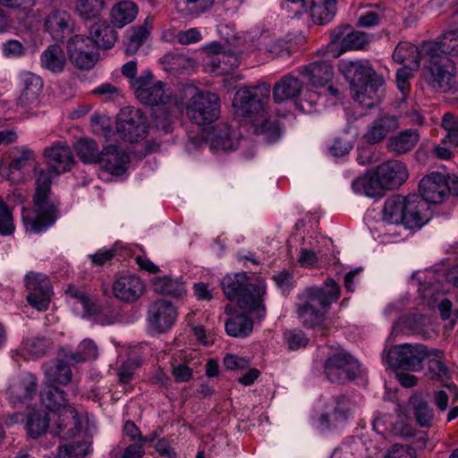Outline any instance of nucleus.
I'll use <instances>...</instances> for the list:
<instances>
[{"instance_id":"nucleus-1","label":"nucleus","mask_w":458,"mask_h":458,"mask_svg":"<svg viewBox=\"0 0 458 458\" xmlns=\"http://www.w3.org/2000/svg\"><path fill=\"white\" fill-rule=\"evenodd\" d=\"M47 165L37 173L34 208H22L21 216L27 232L40 233L56 220V205L48 198L53 178L71 169L73 156L66 141H55L43 151Z\"/></svg>"},{"instance_id":"nucleus-2","label":"nucleus","mask_w":458,"mask_h":458,"mask_svg":"<svg viewBox=\"0 0 458 458\" xmlns=\"http://www.w3.org/2000/svg\"><path fill=\"white\" fill-rule=\"evenodd\" d=\"M270 96V85L260 83L253 87H242L234 95L233 106L237 116L249 121L254 132L268 143L281 137V127L277 121L266 116L265 107Z\"/></svg>"},{"instance_id":"nucleus-3","label":"nucleus","mask_w":458,"mask_h":458,"mask_svg":"<svg viewBox=\"0 0 458 458\" xmlns=\"http://www.w3.org/2000/svg\"><path fill=\"white\" fill-rule=\"evenodd\" d=\"M383 360L393 369H403L418 371L422 362L428 360L427 376L433 380L444 381L448 377V369L444 363L445 353L439 349H428L420 344H404L385 349Z\"/></svg>"},{"instance_id":"nucleus-4","label":"nucleus","mask_w":458,"mask_h":458,"mask_svg":"<svg viewBox=\"0 0 458 458\" xmlns=\"http://www.w3.org/2000/svg\"><path fill=\"white\" fill-rule=\"evenodd\" d=\"M340 295V287L333 280L327 279L323 286H311L306 288L299 298L304 301L297 309L300 318L307 326L321 331L328 327L327 310Z\"/></svg>"},{"instance_id":"nucleus-5","label":"nucleus","mask_w":458,"mask_h":458,"mask_svg":"<svg viewBox=\"0 0 458 458\" xmlns=\"http://www.w3.org/2000/svg\"><path fill=\"white\" fill-rule=\"evenodd\" d=\"M42 404L53 412L51 432L61 438H70L79 434L87 418L82 411L66 403L65 393L55 386H46L41 392Z\"/></svg>"},{"instance_id":"nucleus-6","label":"nucleus","mask_w":458,"mask_h":458,"mask_svg":"<svg viewBox=\"0 0 458 458\" xmlns=\"http://www.w3.org/2000/svg\"><path fill=\"white\" fill-rule=\"evenodd\" d=\"M221 285L225 295L231 301L236 300L238 306L253 319L260 321L265 318V284L262 280L252 283L245 273H236L225 276Z\"/></svg>"},{"instance_id":"nucleus-7","label":"nucleus","mask_w":458,"mask_h":458,"mask_svg":"<svg viewBox=\"0 0 458 458\" xmlns=\"http://www.w3.org/2000/svg\"><path fill=\"white\" fill-rule=\"evenodd\" d=\"M444 276L449 283L458 287V264L450 268L445 275L431 269L416 271L411 275L410 284L418 287V293L423 304L428 309L437 308L442 318L449 319L452 302L441 291L439 282V278Z\"/></svg>"},{"instance_id":"nucleus-8","label":"nucleus","mask_w":458,"mask_h":458,"mask_svg":"<svg viewBox=\"0 0 458 458\" xmlns=\"http://www.w3.org/2000/svg\"><path fill=\"white\" fill-rule=\"evenodd\" d=\"M428 219V207L417 195H394L385 202L383 220L389 224H402L405 228L415 229L420 228Z\"/></svg>"},{"instance_id":"nucleus-9","label":"nucleus","mask_w":458,"mask_h":458,"mask_svg":"<svg viewBox=\"0 0 458 458\" xmlns=\"http://www.w3.org/2000/svg\"><path fill=\"white\" fill-rule=\"evenodd\" d=\"M339 71L350 81L351 90L358 99L363 100L362 89L369 91V98H377V88L383 87L385 81L377 74L369 61L342 60Z\"/></svg>"},{"instance_id":"nucleus-10","label":"nucleus","mask_w":458,"mask_h":458,"mask_svg":"<svg viewBox=\"0 0 458 458\" xmlns=\"http://www.w3.org/2000/svg\"><path fill=\"white\" fill-rule=\"evenodd\" d=\"M185 112L187 117L198 125L212 123L220 114L219 97L208 91H198L189 99Z\"/></svg>"},{"instance_id":"nucleus-11","label":"nucleus","mask_w":458,"mask_h":458,"mask_svg":"<svg viewBox=\"0 0 458 458\" xmlns=\"http://www.w3.org/2000/svg\"><path fill=\"white\" fill-rule=\"evenodd\" d=\"M426 67L424 76L427 82L436 90L445 92L451 89L454 64L445 55L426 53Z\"/></svg>"},{"instance_id":"nucleus-12","label":"nucleus","mask_w":458,"mask_h":458,"mask_svg":"<svg viewBox=\"0 0 458 458\" xmlns=\"http://www.w3.org/2000/svg\"><path fill=\"white\" fill-rule=\"evenodd\" d=\"M132 88L136 98L145 105L167 106L172 103V90L162 81H153L149 71L135 80Z\"/></svg>"},{"instance_id":"nucleus-13","label":"nucleus","mask_w":458,"mask_h":458,"mask_svg":"<svg viewBox=\"0 0 458 458\" xmlns=\"http://www.w3.org/2000/svg\"><path fill=\"white\" fill-rule=\"evenodd\" d=\"M116 131L127 141H140L148 133L147 117L140 109L125 106L118 114Z\"/></svg>"},{"instance_id":"nucleus-14","label":"nucleus","mask_w":458,"mask_h":458,"mask_svg":"<svg viewBox=\"0 0 458 458\" xmlns=\"http://www.w3.org/2000/svg\"><path fill=\"white\" fill-rule=\"evenodd\" d=\"M204 50L208 55L206 67L216 75L229 73L240 65L238 54L227 49V47L222 46L220 43L212 42L208 44Z\"/></svg>"},{"instance_id":"nucleus-15","label":"nucleus","mask_w":458,"mask_h":458,"mask_svg":"<svg viewBox=\"0 0 458 458\" xmlns=\"http://www.w3.org/2000/svg\"><path fill=\"white\" fill-rule=\"evenodd\" d=\"M360 372L356 359L340 351L330 356L325 364V373L331 382L344 383L353 379Z\"/></svg>"},{"instance_id":"nucleus-16","label":"nucleus","mask_w":458,"mask_h":458,"mask_svg":"<svg viewBox=\"0 0 458 458\" xmlns=\"http://www.w3.org/2000/svg\"><path fill=\"white\" fill-rule=\"evenodd\" d=\"M67 53L70 61L81 70L94 67L98 58L92 40L83 35H75L68 40Z\"/></svg>"},{"instance_id":"nucleus-17","label":"nucleus","mask_w":458,"mask_h":458,"mask_svg":"<svg viewBox=\"0 0 458 458\" xmlns=\"http://www.w3.org/2000/svg\"><path fill=\"white\" fill-rule=\"evenodd\" d=\"M21 94L18 105L26 109V117L35 115V109L39 106V96L43 89L42 79L32 72H22L20 74Z\"/></svg>"},{"instance_id":"nucleus-18","label":"nucleus","mask_w":458,"mask_h":458,"mask_svg":"<svg viewBox=\"0 0 458 458\" xmlns=\"http://www.w3.org/2000/svg\"><path fill=\"white\" fill-rule=\"evenodd\" d=\"M25 284L28 302L39 311L47 310L53 294L48 277L40 273H29L26 275Z\"/></svg>"},{"instance_id":"nucleus-19","label":"nucleus","mask_w":458,"mask_h":458,"mask_svg":"<svg viewBox=\"0 0 458 458\" xmlns=\"http://www.w3.org/2000/svg\"><path fill=\"white\" fill-rule=\"evenodd\" d=\"M421 200L428 203H441L450 194L447 177L440 173L433 172L423 177L420 182Z\"/></svg>"},{"instance_id":"nucleus-20","label":"nucleus","mask_w":458,"mask_h":458,"mask_svg":"<svg viewBox=\"0 0 458 458\" xmlns=\"http://www.w3.org/2000/svg\"><path fill=\"white\" fill-rule=\"evenodd\" d=\"M176 318V310L170 302L157 301L148 309V329L153 333H164L172 327Z\"/></svg>"},{"instance_id":"nucleus-21","label":"nucleus","mask_w":458,"mask_h":458,"mask_svg":"<svg viewBox=\"0 0 458 458\" xmlns=\"http://www.w3.org/2000/svg\"><path fill=\"white\" fill-rule=\"evenodd\" d=\"M32 167L34 171V176L37 180V173L42 169L39 167V164L37 160V155L33 149L27 146H21L15 148L12 161L9 164V167H1V175L6 180L16 182L19 179L13 175L14 171H21L24 168Z\"/></svg>"},{"instance_id":"nucleus-22","label":"nucleus","mask_w":458,"mask_h":458,"mask_svg":"<svg viewBox=\"0 0 458 458\" xmlns=\"http://www.w3.org/2000/svg\"><path fill=\"white\" fill-rule=\"evenodd\" d=\"M399 333L418 335L423 338H431L436 335V330L431 318L422 315H413L411 318H401L394 324L387 342L390 341L392 335Z\"/></svg>"},{"instance_id":"nucleus-23","label":"nucleus","mask_w":458,"mask_h":458,"mask_svg":"<svg viewBox=\"0 0 458 458\" xmlns=\"http://www.w3.org/2000/svg\"><path fill=\"white\" fill-rule=\"evenodd\" d=\"M145 284L137 276L126 274L119 276L113 283L114 296L121 301L133 302L144 293Z\"/></svg>"},{"instance_id":"nucleus-24","label":"nucleus","mask_w":458,"mask_h":458,"mask_svg":"<svg viewBox=\"0 0 458 458\" xmlns=\"http://www.w3.org/2000/svg\"><path fill=\"white\" fill-rule=\"evenodd\" d=\"M38 383L36 377L30 373H23L11 379L7 394L13 404L24 403L30 399L37 390Z\"/></svg>"},{"instance_id":"nucleus-25","label":"nucleus","mask_w":458,"mask_h":458,"mask_svg":"<svg viewBox=\"0 0 458 458\" xmlns=\"http://www.w3.org/2000/svg\"><path fill=\"white\" fill-rule=\"evenodd\" d=\"M377 175L382 181L383 186L392 190L401 186L408 179L407 166L399 160H388L377 168Z\"/></svg>"},{"instance_id":"nucleus-26","label":"nucleus","mask_w":458,"mask_h":458,"mask_svg":"<svg viewBox=\"0 0 458 458\" xmlns=\"http://www.w3.org/2000/svg\"><path fill=\"white\" fill-rule=\"evenodd\" d=\"M128 164V155L115 145L104 148L98 161L101 169L114 175L123 174Z\"/></svg>"},{"instance_id":"nucleus-27","label":"nucleus","mask_w":458,"mask_h":458,"mask_svg":"<svg viewBox=\"0 0 458 458\" xmlns=\"http://www.w3.org/2000/svg\"><path fill=\"white\" fill-rule=\"evenodd\" d=\"M210 148L213 151L231 150L239 145V132L232 130L226 123H219L208 135Z\"/></svg>"},{"instance_id":"nucleus-28","label":"nucleus","mask_w":458,"mask_h":458,"mask_svg":"<svg viewBox=\"0 0 458 458\" xmlns=\"http://www.w3.org/2000/svg\"><path fill=\"white\" fill-rule=\"evenodd\" d=\"M356 404L346 397L335 399L331 407L325 412L321 420L327 426L338 427L352 417Z\"/></svg>"},{"instance_id":"nucleus-29","label":"nucleus","mask_w":458,"mask_h":458,"mask_svg":"<svg viewBox=\"0 0 458 458\" xmlns=\"http://www.w3.org/2000/svg\"><path fill=\"white\" fill-rule=\"evenodd\" d=\"M399 126L396 116L383 114L376 118L369 126L364 134V139L370 144L380 142L388 133L395 131Z\"/></svg>"},{"instance_id":"nucleus-30","label":"nucleus","mask_w":458,"mask_h":458,"mask_svg":"<svg viewBox=\"0 0 458 458\" xmlns=\"http://www.w3.org/2000/svg\"><path fill=\"white\" fill-rule=\"evenodd\" d=\"M426 58V52L423 49V44L420 48L409 42H401L395 47L393 53L394 62L403 64L410 69H419L420 59Z\"/></svg>"},{"instance_id":"nucleus-31","label":"nucleus","mask_w":458,"mask_h":458,"mask_svg":"<svg viewBox=\"0 0 458 458\" xmlns=\"http://www.w3.org/2000/svg\"><path fill=\"white\" fill-rule=\"evenodd\" d=\"M420 139L418 129H406L391 136L387 140L386 147L390 152L403 155L412 150Z\"/></svg>"},{"instance_id":"nucleus-32","label":"nucleus","mask_w":458,"mask_h":458,"mask_svg":"<svg viewBox=\"0 0 458 458\" xmlns=\"http://www.w3.org/2000/svg\"><path fill=\"white\" fill-rule=\"evenodd\" d=\"M46 29L56 41L63 40L72 30V20L65 11L51 12L46 19Z\"/></svg>"},{"instance_id":"nucleus-33","label":"nucleus","mask_w":458,"mask_h":458,"mask_svg":"<svg viewBox=\"0 0 458 458\" xmlns=\"http://www.w3.org/2000/svg\"><path fill=\"white\" fill-rule=\"evenodd\" d=\"M423 49L426 53L458 55V28L443 33L438 40L423 43Z\"/></svg>"},{"instance_id":"nucleus-34","label":"nucleus","mask_w":458,"mask_h":458,"mask_svg":"<svg viewBox=\"0 0 458 458\" xmlns=\"http://www.w3.org/2000/svg\"><path fill=\"white\" fill-rule=\"evenodd\" d=\"M89 35L96 48L109 49L116 41L115 30L104 20H98L90 26Z\"/></svg>"},{"instance_id":"nucleus-35","label":"nucleus","mask_w":458,"mask_h":458,"mask_svg":"<svg viewBox=\"0 0 458 458\" xmlns=\"http://www.w3.org/2000/svg\"><path fill=\"white\" fill-rule=\"evenodd\" d=\"M138 12V6L134 2L121 0L111 9V22L116 28H123L136 19Z\"/></svg>"},{"instance_id":"nucleus-36","label":"nucleus","mask_w":458,"mask_h":458,"mask_svg":"<svg viewBox=\"0 0 458 458\" xmlns=\"http://www.w3.org/2000/svg\"><path fill=\"white\" fill-rule=\"evenodd\" d=\"M303 77L316 88L324 87L333 80L334 68L327 62H315L306 67Z\"/></svg>"},{"instance_id":"nucleus-37","label":"nucleus","mask_w":458,"mask_h":458,"mask_svg":"<svg viewBox=\"0 0 458 458\" xmlns=\"http://www.w3.org/2000/svg\"><path fill=\"white\" fill-rule=\"evenodd\" d=\"M307 92L303 90L300 81L292 76H288V107L292 106L294 109L301 112H310L311 104L314 100L310 96L306 99Z\"/></svg>"},{"instance_id":"nucleus-38","label":"nucleus","mask_w":458,"mask_h":458,"mask_svg":"<svg viewBox=\"0 0 458 458\" xmlns=\"http://www.w3.org/2000/svg\"><path fill=\"white\" fill-rule=\"evenodd\" d=\"M70 364L74 363L64 357L49 365L45 370L47 386H54L55 384L65 386L70 383L72 380Z\"/></svg>"},{"instance_id":"nucleus-39","label":"nucleus","mask_w":458,"mask_h":458,"mask_svg":"<svg viewBox=\"0 0 458 458\" xmlns=\"http://www.w3.org/2000/svg\"><path fill=\"white\" fill-rule=\"evenodd\" d=\"M352 188L354 192L370 198L382 195L383 190L386 189L383 186L382 181L377 175V171H375L374 174H367L353 180Z\"/></svg>"},{"instance_id":"nucleus-40","label":"nucleus","mask_w":458,"mask_h":458,"mask_svg":"<svg viewBox=\"0 0 458 458\" xmlns=\"http://www.w3.org/2000/svg\"><path fill=\"white\" fill-rule=\"evenodd\" d=\"M267 38V34L254 30L250 32L238 33L233 38H227V43L234 47L246 46L248 49H261V47L266 44Z\"/></svg>"},{"instance_id":"nucleus-41","label":"nucleus","mask_w":458,"mask_h":458,"mask_svg":"<svg viewBox=\"0 0 458 458\" xmlns=\"http://www.w3.org/2000/svg\"><path fill=\"white\" fill-rule=\"evenodd\" d=\"M253 324V320L244 314H238L228 318L225 327L230 336L244 338L252 332Z\"/></svg>"},{"instance_id":"nucleus-42","label":"nucleus","mask_w":458,"mask_h":458,"mask_svg":"<svg viewBox=\"0 0 458 458\" xmlns=\"http://www.w3.org/2000/svg\"><path fill=\"white\" fill-rule=\"evenodd\" d=\"M66 64L64 51L59 46H50L41 55L42 66L55 73L61 72Z\"/></svg>"},{"instance_id":"nucleus-43","label":"nucleus","mask_w":458,"mask_h":458,"mask_svg":"<svg viewBox=\"0 0 458 458\" xmlns=\"http://www.w3.org/2000/svg\"><path fill=\"white\" fill-rule=\"evenodd\" d=\"M349 30H351V28L346 26L340 33L343 37L341 40V51L336 55L334 54L333 55L335 57L339 56L346 51L360 49L369 42V38L366 33Z\"/></svg>"},{"instance_id":"nucleus-44","label":"nucleus","mask_w":458,"mask_h":458,"mask_svg":"<svg viewBox=\"0 0 458 458\" xmlns=\"http://www.w3.org/2000/svg\"><path fill=\"white\" fill-rule=\"evenodd\" d=\"M79 158L85 164H98L101 151L97 142L89 138H82L74 146Z\"/></svg>"},{"instance_id":"nucleus-45","label":"nucleus","mask_w":458,"mask_h":458,"mask_svg":"<svg viewBox=\"0 0 458 458\" xmlns=\"http://www.w3.org/2000/svg\"><path fill=\"white\" fill-rule=\"evenodd\" d=\"M68 291L73 298L72 309L79 316L91 317L98 312V306L85 293L72 287Z\"/></svg>"},{"instance_id":"nucleus-46","label":"nucleus","mask_w":458,"mask_h":458,"mask_svg":"<svg viewBox=\"0 0 458 458\" xmlns=\"http://www.w3.org/2000/svg\"><path fill=\"white\" fill-rule=\"evenodd\" d=\"M153 290L161 294L174 297L182 296L185 293L184 284L179 280H174L169 276H158L152 279Z\"/></svg>"},{"instance_id":"nucleus-47","label":"nucleus","mask_w":458,"mask_h":458,"mask_svg":"<svg viewBox=\"0 0 458 458\" xmlns=\"http://www.w3.org/2000/svg\"><path fill=\"white\" fill-rule=\"evenodd\" d=\"M336 13V0H314L311 14L315 21L326 24L333 20Z\"/></svg>"},{"instance_id":"nucleus-48","label":"nucleus","mask_w":458,"mask_h":458,"mask_svg":"<svg viewBox=\"0 0 458 458\" xmlns=\"http://www.w3.org/2000/svg\"><path fill=\"white\" fill-rule=\"evenodd\" d=\"M91 451L89 440L72 441L59 447L56 458H85Z\"/></svg>"},{"instance_id":"nucleus-49","label":"nucleus","mask_w":458,"mask_h":458,"mask_svg":"<svg viewBox=\"0 0 458 458\" xmlns=\"http://www.w3.org/2000/svg\"><path fill=\"white\" fill-rule=\"evenodd\" d=\"M98 357V347L90 339L81 342L76 352L65 355V359L75 363L95 360Z\"/></svg>"},{"instance_id":"nucleus-50","label":"nucleus","mask_w":458,"mask_h":458,"mask_svg":"<svg viewBox=\"0 0 458 458\" xmlns=\"http://www.w3.org/2000/svg\"><path fill=\"white\" fill-rule=\"evenodd\" d=\"M50 419L45 412L34 411L28 417L26 428L31 437H38L49 428Z\"/></svg>"},{"instance_id":"nucleus-51","label":"nucleus","mask_w":458,"mask_h":458,"mask_svg":"<svg viewBox=\"0 0 458 458\" xmlns=\"http://www.w3.org/2000/svg\"><path fill=\"white\" fill-rule=\"evenodd\" d=\"M163 64H166V70L174 72H189L195 66V62L182 54L169 53L163 56Z\"/></svg>"},{"instance_id":"nucleus-52","label":"nucleus","mask_w":458,"mask_h":458,"mask_svg":"<svg viewBox=\"0 0 458 458\" xmlns=\"http://www.w3.org/2000/svg\"><path fill=\"white\" fill-rule=\"evenodd\" d=\"M215 0H176L177 11L184 16L196 15L210 7Z\"/></svg>"},{"instance_id":"nucleus-53","label":"nucleus","mask_w":458,"mask_h":458,"mask_svg":"<svg viewBox=\"0 0 458 458\" xmlns=\"http://www.w3.org/2000/svg\"><path fill=\"white\" fill-rule=\"evenodd\" d=\"M286 76L281 79L275 84L273 89V105L275 113L278 117H284L286 112Z\"/></svg>"},{"instance_id":"nucleus-54","label":"nucleus","mask_w":458,"mask_h":458,"mask_svg":"<svg viewBox=\"0 0 458 458\" xmlns=\"http://www.w3.org/2000/svg\"><path fill=\"white\" fill-rule=\"evenodd\" d=\"M103 0H77L76 13L84 20L97 18L103 8Z\"/></svg>"},{"instance_id":"nucleus-55","label":"nucleus","mask_w":458,"mask_h":458,"mask_svg":"<svg viewBox=\"0 0 458 458\" xmlns=\"http://www.w3.org/2000/svg\"><path fill=\"white\" fill-rule=\"evenodd\" d=\"M411 403L413 406L414 416L418 424H420L421 427L430 426L434 413L433 411L429 408L428 404L418 397H413L411 400Z\"/></svg>"},{"instance_id":"nucleus-56","label":"nucleus","mask_w":458,"mask_h":458,"mask_svg":"<svg viewBox=\"0 0 458 458\" xmlns=\"http://www.w3.org/2000/svg\"><path fill=\"white\" fill-rule=\"evenodd\" d=\"M449 377L450 372L448 371V377L442 381L445 389L437 390L434 393V403L441 411L446 410L450 395L454 398L458 397L456 386L454 384L447 383ZM439 381L441 382V380Z\"/></svg>"},{"instance_id":"nucleus-57","label":"nucleus","mask_w":458,"mask_h":458,"mask_svg":"<svg viewBox=\"0 0 458 458\" xmlns=\"http://www.w3.org/2000/svg\"><path fill=\"white\" fill-rule=\"evenodd\" d=\"M150 33L147 24H144L131 31L126 47L127 54L135 53L144 43Z\"/></svg>"},{"instance_id":"nucleus-58","label":"nucleus","mask_w":458,"mask_h":458,"mask_svg":"<svg viewBox=\"0 0 458 458\" xmlns=\"http://www.w3.org/2000/svg\"><path fill=\"white\" fill-rule=\"evenodd\" d=\"M90 126L94 133L107 137L112 131L111 119L106 114H95L90 118Z\"/></svg>"},{"instance_id":"nucleus-59","label":"nucleus","mask_w":458,"mask_h":458,"mask_svg":"<svg viewBox=\"0 0 458 458\" xmlns=\"http://www.w3.org/2000/svg\"><path fill=\"white\" fill-rule=\"evenodd\" d=\"M13 215L0 198V234L11 235L14 232Z\"/></svg>"},{"instance_id":"nucleus-60","label":"nucleus","mask_w":458,"mask_h":458,"mask_svg":"<svg viewBox=\"0 0 458 458\" xmlns=\"http://www.w3.org/2000/svg\"><path fill=\"white\" fill-rule=\"evenodd\" d=\"M441 126L447 132L442 140L443 144H447V140H455L458 134V118L451 113H445L442 117Z\"/></svg>"},{"instance_id":"nucleus-61","label":"nucleus","mask_w":458,"mask_h":458,"mask_svg":"<svg viewBox=\"0 0 458 458\" xmlns=\"http://www.w3.org/2000/svg\"><path fill=\"white\" fill-rule=\"evenodd\" d=\"M96 95L105 97L106 100L115 101L123 98V91L119 87L111 83H102L93 89Z\"/></svg>"},{"instance_id":"nucleus-62","label":"nucleus","mask_w":458,"mask_h":458,"mask_svg":"<svg viewBox=\"0 0 458 458\" xmlns=\"http://www.w3.org/2000/svg\"><path fill=\"white\" fill-rule=\"evenodd\" d=\"M48 344L45 338H35L28 340L23 344V349L29 352L32 358H38L44 355L47 350Z\"/></svg>"},{"instance_id":"nucleus-63","label":"nucleus","mask_w":458,"mask_h":458,"mask_svg":"<svg viewBox=\"0 0 458 458\" xmlns=\"http://www.w3.org/2000/svg\"><path fill=\"white\" fill-rule=\"evenodd\" d=\"M140 366V362L135 359H129L123 363L119 371H118V378L119 381L123 384L129 383L134 371Z\"/></svg>"},{"instance_id":"nucleus-64","label":"nucleus","mask_w":458,"mask_h":458,"mask_svg":"<svg viewBox=\"0 0 458 458\" xmlns=\"http://www.w3.org/2000/svg\"><path fill=\"white\" fill-rule=\"evenodd\" d=\"M415 450L405 445H394L386 453L385 458H415Z\"/></svg>"}]
</instances>
